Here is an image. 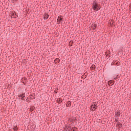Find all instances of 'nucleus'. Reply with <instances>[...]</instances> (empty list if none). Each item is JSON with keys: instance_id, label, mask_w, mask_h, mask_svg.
<instances>
[{"instance_id": "f257e3e1", "label": "nucleus", "mask_w": 131, "mask_h": 131, "mask_svg": "<svg viewBox=\"0 0 131 131\" xmlns=\"http://www.w3.org/2000/svg\"><path fill=\"white\" fill-rule=\"evenodd\" d=\"M93 8L94 11H99V10H100V5L98 4V3L94 2Z\"/></svg>"}, {"instance_id": "f03ea898", "label": "nucleus", "mask_w": 131, "mask_h": 131, "mask_svg": "<svg viewBox=\"0 0 131 131\" xmlns=\"http://www.w3.org/2000/svg\"><path fill=\"white\" fill-rule=\"evenodd\" d=\"M99 105H97V102H94L93 103V104L91 105V110L92 111H95L96 110V108L98 107Z\"/></svg>"}, {"instance_id": "7ed1b4c3", "label": "nucleus", "mask_w": 131, "mask_h": 131, "mask_svg": "<svg viewBox=\"0 0 131 131\" xmlns=\"http://www.w3.org/2000/svg\"><path fill=\"white\" fill-rule=\"evenodd\" d=\"M10 15H11L12 18H16V17H18V16L16 14V12H15V11L11 12H10Z\"/></svg>"}, {"instance_id": "20e7f679", "label": "nucleus", "mask_w": 131, "mask_h": 131, "mask_svg": "<svg viewBox=\"0 0 131 131\" xmlns=\"http://www.w3.org/2000/svg\"><path fill=\"white\" fill-rule=\"evenodd\" d=\"M62 21H63V18H62V16H58V18L57 20V22L58 24L61 23V22H62Z\"/></svg>"}, {"instance_id": "39448f33", "label": "nucleus", "mask_w": 131, "mask_h": 131, "mask_svg": "<svg viewBox=\"0 0 131 131\" xmlns=\"http://www.w3.org/2000/svg\"><path fill=\"white\" fill-rule=\"evenodd\" d=\"M71 130V127L69 125H68L66 128L64 129V131H70Z\"/></svg>"}, {"instance_id": "423d86ee", "label": "nucleus", "mask_w": 131, "mask_h": 131, "mask_svg": "<svg viewBox=\"0 0 131 131\" xmlns=\"http://www.w3.org/2000/svg\"><path fill=\"white\" fill-rule=\"evenodd\" d=\"M24 97H25L24 96V95L23 94H21L19 95V97L21 98V99L23 101V100H24Z\"/></svg>"}, {"instance_id": "0eeeda50", "label": "nucleus", "mask_w": 131, "mask_h": 131, "mask_svg": "<svg viewBox=\"0 0 131 131\" xmlns=\"http://www.w3.org/2000/svg\"><path fill=\"white\" fill-rule=\"evenodd\" d=\"M49 18V15L48 14H44V19L45 20H47Z\"/></svg>"}, {"instance_id": "6e6552de", "label": "nucleus", "mask_w": 131, "mask_h": 131, "mask_svg": "<svg viewBox=\"0 0 131 131\" xmlns=\"http://www.w3.org/2000/svg\"><path fill=\"white\" fill-rule=\"evenodd\" d=\"M54 62L55 63H59V62H60V59L59 58H56L55 59Z\"/></svg>"}, {"instance_id": "1a4fd4ad", "label": "nucleus", "mask_w": 131, "mask_h": 131, "mask_svg": "<svg viewBox=\"0 0 131 131\" xmlns=\"http://www.w3.org/2000/svg\"><path fill=\"white\" fill-rule=\"evenodd\" d=\"M108 85H113V82L111 81H108Z\"/></svg>"}, {"instance_id": "9d476101", "label": "nucleus", "mask_w": 131, "mask_h": 131, "mask_svg": "<svg viewBox=\"0 0 131 131\" xmlns=\"http://www.w3.org/2000/svg\"><path fill=\"white\" fill-rule=\"evenodd\" d=\"M71 102L69 101L68 102V104H67V106H71Z\"/></svg>"}, {"instance_id": "9b49d317", "label": "nucleus", "mask_w": 131, "mask_h": 131, "mask_svg": "<svg viewBox=\"0 0 131 131\" xmlns=\"http://www.w3.org/2000/svg\"><path fill=\"white\" fill-rule=\"evenodd\" d=\"M13 129L14 131H17V130L18 129V127L15 126L14 127Z\"/></svg>"}, {"instance_id": "f8f14e48", "label": "nucleus", "mask_w": 131, "mask_h": 131, "mask_svg": "<svg viewBox=\"0 0 131 131\" xmlns=\"http://www.w3.org/2000/svg\"><path fill=\"white\" fill-rule=\"evenodd\" d=\"M117 126H118V127H121V124H118Z\"/></svg>"}, {"instance_id": "ddd939ff", "label": "nucleus", "mask_w": 131, "mask_h": 131, "mask_svg": "<svg viewBox=\"0 0 131 131\" xmlns=\"http://www.w3.org/2000/svg\"><path fill=\"white\" fill-rule=\"evenodd\" d=\"M59 103H62V99H59Z\"/></svg>"}, {"instance_id": "4468645a", "label": "nucleus", "mask_w": 131, "mask_h": 131, "mask_svg": "<svg viewBox=\"0 0 131 131\" xmlns=\"http://www.w3.org/2000/svg\"><path fill=\"white\" fill-rule=\"evenodd\" d=\"M74 128H72V131H74Z\"/></svg>"}, {"instance_id": "2eb2a0df", "label": "nucleus", "mask_w": 131, "mask_h": 131, "mask_svg": "<svg viewBox=\"0 0 131 131\" xmlns=\"http://www.w3.org/2000/svg\"><path fill=\"white\" fill-rule=\"evenodd\" d=\"M72 41H71L70 42V45H71V43H72Z\"/></svg>"}, {"instance_id": "dca6fc26", "label": "nucleus", "mask_w": 131, "mask_h": 131, "mask_svg": "<svg viewBox=\"0 0 131 131\" xmlns=\"http://www.w3.org/2000/svg\"><path fill=\"white\" fill-rule=\"evenodd\" d=\"M116 65H118V62L116 63Z\"/></svg>"}, {"instance_id": "f3484780", "label": "nucleus", "mask_w": 131, "mask_h": 131, "mask_svg": "<svg viewBox=\"0 0 131 131\" xmlns=\"http://www.w3.org/2000/svg\"><path fill=\"white\" fill-rule=\"evenodd\" d=\"M92 26H94V25H92Z\"/></svg>"}, {"instance_id": "a211bd4d", "label": "nucleus", "mask_w": 131, "mask_h": 131, "mask_svg": "<svg viewBox=\"0 0 131 131\" xmlns=\"http://www.w3.org/2000/svg\"><path fill=\"white\" fill-rule=\"evenodd\" d=\"M59 101V99H57V101Z\"/></svg>"}]
</instances>
